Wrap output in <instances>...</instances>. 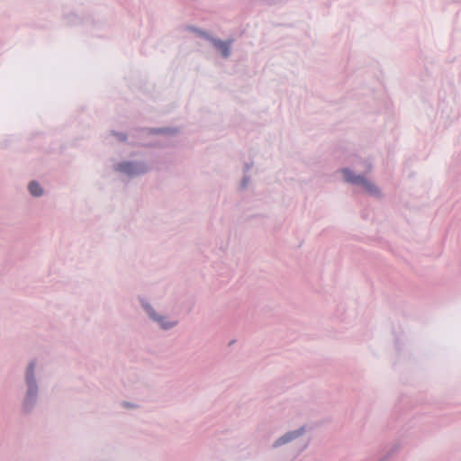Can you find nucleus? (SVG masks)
I'll use <instances>...</instances> for the list:
<instances>
[{"mask_svg":"<svg viewBox=\"0 0 461 461\" xmlns=\"http://www.w3.org/2000/svg\"><path fill=\"white\" fill-rule=\"evenodd\" d=\"M131 167V165H130L129 163H127V164H122V165H120V169H121L122 171H124V172H130V170H129V167Z\"/></svg>","mask_w":461,"mask_h":461,"instance_id":"0eeeda50","label":"nucleus"},{"mask_svg":"<svg viewBox=\"0 0 461 461\" xmlns=\"http://www.w3.org/2000/svg\"><path fill=\"white\" fill-rule=\"evenodd\" d=\"M216 48L221 52L222 56L228 57L230 54V45L227 42L217 41H215Z\"/></svg>","mask_w":461,"mask_h":461,"instance_id":"f03ea898","label":"nucleus"},{"mask_svg":"<svg viewBox=\"0 0 461 461\" xmlns=\"http://www.w3.org/2000/svg\"><path fill=\"white\" fill-rule=\"evenodd\" d=\"M149 314H150V316L153 319L157 320V317H156V315L154 313L150 312ZM158 321L160 322L161 327L164 328V329H168V328L173 326V323H165V322H163L161 318L158 319Z\"/></svg>","mask_w":461,"mask_h":461,"instance_id":"423d86ee","label":"nucleus"},{"mask_svg":"<svg viewBox=\"0 0 461 461\" xmlns=\"http://www.w3.org/2000/svg\"><path fill=\"white\" fill-rule=\"evenodd\" d=\"M342 173L344 175L345 179L348 182H351V183L357 184V185H362L370 193H375L376 191L375 186H374L372 184L367 182L363 176H353L348 169H343Z\"/></svg>","mask_w":461,"mask_h":461,"instance_id":"f257e3e1","label":"nucleus"},{"mask_svg":"<svg viewBox=\"0 0 461 461\" xmlns=\"http://www.w3.org/2000/svg\"><path fill=\"white\" fill-rule=\"evenodd\" d=\"M33 370H34V365L30 364V366L27 368V374H26L27 384H28L30 389L32 388V383H33Z\"/></svg>","mask_w":461,"mask_h":461,"instance_id":"20e7f679","label":"nucleus"},{"mask_svg":"<svg viewBox=\"0 0 461 461\" xmlns=\"http://www.w3.org/2000/svg\"><path fill=\"white\" fill-rule=\"evenodd\" d=\"M29 191L30 193L33 195V196H40L42 194V189L41 187L40 186V185L35 182V181H32L29 184Z\"/></svg>","mask_w":461,"mask_h":461,"instance_id":"7ed1b4c3","label":"nucleus"},{"mask_svg":"<svg viewBox=\"0 0 461 461\" xmlns=\"http://www.w3.org/2000/svg\"><path fill=\"white\" fill-rule=\"evenodd\" d=\"M294 436H295V433H294V432H291V433L286 434L285 436H284L283 438H279V439L276 441V446H277V445H280V444H283V443H285V442L289 441V440H290V439H292Z\"/></svg>","mask_w":461,"mask_h":461,"instance_id":"39448f33","label":"nucleus"}]
</instances>
